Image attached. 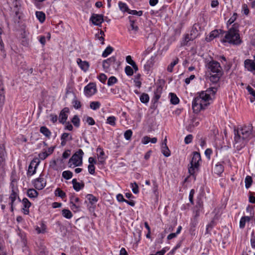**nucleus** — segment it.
Instances as JSON below:
<instances>
[{
	"label": "nucleus",
	"instance_id": "60",
	"mask_svg": "<svg viewBox=\"0 0 255 255\" xmlns=\"http://www.w3.org/2000/svg\"><path fill=\"white\" fill-rule=\"evenodd\" d=\"M150 138L148 136H144L142 138L141 142L144 144H146L150 142Z\"/></svg>",
	"mask_w": 255,
	"mask_h": 255
},
{
	"label": "nucleus",
	"instance_id": "33",
	"mask_svg": "<svg viewBox=\"0 0 255 255\" xmlns=\"http://www.w3.org/2000/svg\"><path fill=\"white\" fill-rule=\"evenodd\" d=\"M170 102H171V104H172L173 105H176L179 103V100L175 94L170 93Z\"/></svg>",
	"mask_w": 255,
	"mask_h": 255
},
{
	"label": "nucleus",
	"instance_id": "16",
	"mask_svg": "<svg viewBox=\"0 0 255 255\" xmlns=\"http://www.w3.org/2000/svg\"><path fill=\"white\" fill-rule=\"evenodd\" d=\"M245 67L248 71L254 72L255 71V63L251 59H246L244 61Z\"/></svg>",
	"mask_w": 255,
	"mask_h": 255
},
{
	"label": "nucleus",
	"instance_id": "41",
	"mask_svg": "<svg viewBox=\"0 0 255 255\" xmlns=\"http://www.w3.org/2000/svg\"><path fill=\"white\" fill-rule=\"evenodd\" d=\"M71 122L75 127L78 128L80 126V119L77 115L73 117Z\"/></svg>",
	"mask_w": 255,
	"mask_h": 255
},
{
	"label": "nucleus",
	"instance_id": "25",
	"mask_svg": "<svg viewBox=\"0 0 255 255\" xmlns=\"http://www.w3.org/2000/svg\"><path fill=\"white\" fill-rule=\"evenodd\" d=\"M118 4L119 8L123 12H127L128 13H129L130 9H129L128 5L126 3L120 1Z\"/></svg>",
	"mask_w": 255,
	"mask_h": 255
},
{
	"label": "nucleus",
	"instance_id": "63",
	"mask_svg": "<svg viewBox=\"0 0 255 255\" xmlns=\"http://www.w3.org/2000/svg\"><path fill=\"white\" fill-rule=\"evenodd\" d=\"M70 150H66L62 154L63 158L64 159L67 158L70 155Z\"/></svg>",
	"mask_w": 255,
	"mask_h": 255
},
{
	"label": "nucleus",
	"instance_id": "15",
	"mask_svg": "<svg viewBox=\"0 0 255 255\" xmlns=\"http://www.w3.org/2000/svg\"><path fill=\"white\" fill-rule=\"evenodd\" d=\"M69 112V109L68 108H64L60 112L59 115V121L62 124H64L68 118L67 113Z\"/></svg>",
	"mask_w": 255,
	"mask_h": 255
},
{
	"label": "nucleus",
	"instance_id": "47",
	"mask_svg": "<svg viewBox=\"0 0 255 255\" xmlns=\"http://www.w3.org/2000/svg\"><path fill=\"white\" fill-rule=\"evenodd\" d=\"M125 70L126 74L128 76H132L133 74V69L129 66H127Z\"/></svg>",
	"mask_w": 255,
	"mask_h": 255
},
{
	"label": "nucleus",
	"instance_id": "2",
	"mask_svg": "<svg viewBox=\"0 0 255 255\" xmlns=\"http://www.w3.org/2000/svg\"><path fill=\"white\" fill-rule=\"evenodd\" d=\"M210 99L207 98L206 95L200 93L199 95L195 97L192 102V109L195 113H198L201 110L205 109L209 105L208 101Z\"/></svg>",
	"mask_w": 255,
	"mask_h": 255
},
{
	"label": "nucleus",
	"instance_id": "24",
	"mask_svg": "<svg viewBox=\"0 0 255 255\" xmlns=\"http://www.w3.org/2000/svg\"><path fill=\"white\" fill-rule=\"evenodd\" d=\"M223 73H212L210 77V80L213 83H217L219 81V79Z\"/></svg>",
	"mask_w": 255,
	"mask_h": 255
},
{
	"label": "nucleus",
	"instance_id": "43",
	"mask_svg": "<svg viewBox=\"0 0 255 255\" xmlns=\"http://www.w3.org/2000/svg\"><path fill=\"white\" fill-rule=\"evenodd\" d=\"M195 37V35L192 36V33H190V35L189 34L186 35L183 42L184 45H187L189 41L193 40Z\"/></svg>",
	"mask_w": 255,
	"mask_h": 255
},
{
	"label": "nucleus",
	"instance_id": "12",
	"mask_svg": "<svg viewBox=\"0 0 255 255\" xmlns=\"http://www.w3.org/2000/svg\"><path fill=\"white\" fill-rule=\"evenodd\" d=\"M224 31L219 29V30H214L212 31L208 36H207L206 38V40L207 41H211L214 38L220 36V35L223 37L224 35Z\"/></svg>",
	"mask_w": 255,
	"mask_h": 255
},
{
	"label": "nucleus",
	"instance_id": "8",
	"mask_svg": "<svg viewBox=\"0 0 255 255\" xmlns=\"http://www.w3.org/2000/svg\"><path fill=\"white\" fill-rule=\"evenodd\" d=\"M97 92L96 86L94 83H90L84 88V92L87 96L91 97Z\"/></svg>",
	"mask_w": 255,
	"mask_h": 255
},
{
	"label": "nucleus",
	"instance_id": "28",
	"mask_svg": "<svg viewBox=\"0 0 255 255\" xmlns=\"http://www.w3.org/2000/svg\"><path fill=\"white\" fill-rule=\"evenodd\" d=\"M36 16L40 22H43L45 19V14L42 11H36Z\"/></svg>",
	"mask_w": 255,
	"mask_h": 255
},
{
	"label": "nucleus",
	"instance_id": "19",
	"mask_svg": "<svg viewBox=\"0 0 255 255\" xmlns=\"http://www.w3.org/2000/svg\"><path fill=\"white\" fill-rule=\"evenodd\" d=\"M217 88L215 87H211L205 91H202L200 93H204V95H206L207 98L209 99H211V96H214L217 92Z\"/></svg>",
	"mask_w": 255,
	"mask_h": 255
},
{
	"label": "nucleus",
	"instance_id": "55",
	"mask_svg": "<svg viewBox=\"0 0 255 255\" xmlns=\"http://www.w3.org/2000/svg\"><path fill=\"white\" fill-rule=\"evenodd\" d=\"M99 80L103 83H105L107 79V77L105 74H101L99 76Z\"/></svg>",
	"mask_w": 255,
	"mask_h": 255
},
{
	"label": "nucleus",
	"instance_id": "53",
	"mask_svg": "<svg viewBox=\"0 0 255 255\" xmlns=\"http://www.w3.org/2000/svg\"><path fill=\"white\" fill-rule=\"evenodd\" d=\"M86 122L89 125L93 126L95 124L94 120L90 117H87Z\"/></svg>",
	"mask_w": 255,
	"mask_h": 255
},
{
	"label": "nucleus",
	"instance_id": "34",
	"mask_svg": "<svg viewBox=\"0 0 255 255\" xmlns=\"http://www.w3.org/2000/svg\"><path fill=\"white\" fill-rule=\"evenodd\" d=\"M86 198L92 205L95 204L98 201V198L92 194H88Z\"/></svg>",
	"mask_w": 255,
	"mask_h": 255
},
{
	"label": "nucleus",
	"instance_id": "18",
	"mask_svg": "<svg viewBox=\"0 0 255 255\" xmlns=\"http://www.w3.org/2000/svg\"><path fill=\"white\" fill-rule=\"evenodd\" d=\"M77 63L80 68L85 72L88 71L89 68V64L87 61H82L80 58L77 59Z\"/></svg>",
	"mask_w": 255,
	"mask_h": 255
},
{
	"label": "nucleus",
	"instance_id": "20",
	"mask_svg": "<svg viewBox=\"0 0 255 255\" xmlns=\"http://www.w3.org/2000/svg\"><path fill=\"white\" fill-rule=\"evenodd\" d=\"M128 18L130 23V29L129 28V30H132L133 31L134 34H136L138 30V27L134 24L135 20L133 19L132 16H129Z\"/></svg>",
	"mask_w": 255,
	"mask_h": 255
},
{
	"label": "nucleus",
	"instance_id": "50",
	"mask_svg": "<svg viewBox=\"0 0 255 255\" xmlns=\"http://www.w3.org/2000/svg\"><path fill=\"white\" fill-rule=\"evenodd\" d=\"M129 14H132V15H136L138 16H141L143 14V11L139 10V11H136L135 10H130L129 11Z\"/></svg>",
	"mask_w": 255,
	"mask_h": 255
},
{
	"label": "nucleus",
	"instance_id": "13",
	"mask_svg": "<svg viewBox=\"0 0 255 255\" xmlns=\"http://www.w3.org/2000/svg\"><path fill=\"white\" fill-rule=\"evenodd\" d=\"M33 183L35 188L38 190L42 189L46 185V181L43 178L41 177V175L39 178L35 179Z\"/></svg>",
	"mask_w": 255,
	"mask_h": 255
},
{
	"label": "nucleus",
	"instance_id": "29",
	"mask_svg": "<svg viewBox=\"0 0 255 255\" xmlns=\"http://www.w3.org/2000/svg\"><path fill=\"white\" fill-rule=\"evenodd\" d=\"M179 59L176 58L167 67V70L169 72H172L173 67L178 63Z\"/></svg>",
	"mask_w": 255,
	"mask_h": 255
},
{
	"label": "nucleus",
	"instance_id": "42",
	"mask_svg": "<svg viewBox=\"0 0 255 255\" xmlns=\"http://www.w3.org/2000/svg\"><path fill=\"white\" fill-rule=\"evenodd\" d=\"M149 100V96L147 94L143 93L140 97V101L142 103H147Z\"/></svg>",
	"mask_w": 255,
	"mask_h": 255
},
{
	"label": "nucleus",
	"instance_id": "5",
	"mask_svg": "<svg viewBox=\"0 0 255 255\" xmlns=\"http://www.w3.org/2000/svg\"><path fill=\"white\" fill-rule=\"evenodd\" d=\"M238 133L234 132V147L236 152H239L244 148L249 141L244 137L240 136Z\"/></svg>",
	"mask_w": 255,
	"mask_h": 255
},
{
	"label": "nucleus",
	"instance_id": "21",
	"mask_svg": "<svg viewBox=\"0 0 255 255\" xmlns=\"http://www.w3.org/2000/svg\"><path fill=\"white\" fill-rule=\"evenodd\" d=\"M74 189L79 191L84 187V183L78 182L76 179H73L72 181Z\"/></svg>",
	"mask_w": 255,
	"mask_h": 255
},
{
	"label": "nucleus",
	"instance_id": "54",
	"mask_svg": "<svg viewBox=\"0 0 255 255\" xmlns=\"http://www.w3.org/2000/svg\"><path fill=\"white\" fill-rule=\"evenodd\" d=\"M88 171L91 174H94L95 172V167L94 165L89 164L88 166Z\"/></svg>",
	"mask_w": 255,
	"mask_h": 255
},
{
	"label": "nucleus",
	"instance_id": "26",
	"mask_svg": "<svg viewBox=\"0 0 255 255\" xmlns=\"http://www.w3.org/2000/svg\"><path fill=\"white\" fill-rule=\"evenodd\" d=\"M40 131L41 133H42L43 134H44L46 137L48 138H49L51 134V132L49 130V129L44 126L41 127L40 128Z\"/></svg>",
	"mask_w": 255,
	"mask_h": 255
},
{
	"label": "nucleus",
	"instance_id": "46",
	"mask_svg": "<svg viewBox=\"0 0 255 255\" xmlns=\"http://www.w3.org/2000/svg\"><path fill=\"white\" fill-rule=\"evenodd\" d=\"M130 186L132 188V191L134 194H137L139 192L138 186L136 182L131 183Z\"/></svg>",
	"mask_w": 255,
	"mask_h": 255
},
{
	"label": "nucleus",
	"instance_id": "38",
	"mask_svg": "<svg viewBox=\"0 0 255 255\" xmlns=\"http://www.w3.org/2000/svg\"><path fill=\"white\" fill-rule=\"evenodd\" d=\"M62 175L64 178L68 180L72 177L73 173L69 170H66L62 172Z\"/></svg>",
	"mask_w": 255,
	"mask_h": 255
},
{
	"label": "nucleus",
	"instance_id": "57",
	"mask_svg": "<svg viewBox=\"0 0 255 255\" xmlns=\"http://www.w3.org/2000/svg\"><path fill=\"white\" fill-rule=\"evenodd\" d=\"M249 202L251 203H255V193L251 192L250 193L249 196Z\"/></svg>",
	"mask_w": 255,
	"mask_h": 255
},
{
	"label": "nucleus",
	"instance_id": "45",
	"mask_svg": "<svg viewBox=\"0 0 255 255\" xmlns=\"http://www.w3.org/2000/svg\"><path fill=\"white\" fill-rule=\"evenodd\" d=\"M117 82L118 80L115 76H111L109 78L107 84L109 86H111Z\"/></svg>",
	"mask_w": 255,
	"mask_h": 255
},
{
	"label": "nucleus",
	"instance_id": "51",
	"mask_svg": "<svg viewBox=\"0 0 255 255\" xmlns=\"http://www.w3.org/2000/svg\"><path fill=\"white\" fill-rule=\"evenodd\" d=\"M72 104L74 108L76 109H79L81 107L80 102L76 99H74L73 101Z\"/></svg>",
	"mask_w": 255,
	"mask_h": 255
},
{
	"label": "nucleus",
	"instance_id": "32",
	"mask_svg": "<svg viewBox=\"0 0 255 255\" xmlns=\"http://www.w3.org/2000/svg\"><path fill=\"white\" fill-rule=\"evenodd\" d=\"M55 195L56 196L61 197L62 199H64L66 197V193L59 188L55 190Z\"/></svg>",
	"mask_w": 255,
	"mask_h": 255
},
{
	"label": "nucleus",
	"instance_id": "62",
	"mask_svg": "<svg viewBox=\"0 0 255 255\" xmlns=\"http://www.w3.org/2000/svg\"><path fill=\"white\" fill-rule=\"evenodd\" d=\"M126 61L128 64H129L131 66L133 64L135 63V62L132 60L131 57L130 55L127 56L126 57Z\"/></svg>",
	"mask_w": 255,
	"mask_h": 255
},
{
	"label": "nucleus",
	"instance_id": "4",
	"mask_svg": "<svg viewBox=\"0 0 255 255\" xmlns=\"http://www.w3.org/2000/svg\"><path fill=\"white\" fill-rule=\"evenodd\" d=\"M234 132L238 133V134H239L248 141L255 136L253 132V127L252 125L245 126L237 130L235 129Z\"/></svg>",
	"mask_w": 255,
	"mask_h": 255
},
{
	"label": "nucleus",
	"instance_id": "17",
	"mask_svg": "<svg viewBox=\"0 0 255 255\" xmlns=\"http://www.w3.org/2000/svg\"><path fill=\"white\" fill-rule=\"evenodd\" d=\"M22 203L23 206L22 208L23 213L25 215H28L29 213V208L31 206V203L26 198H24L22 199Z\"/></svg>",
	"mask_w": 255,
	"mask_h": 255
},
{
	"label": "nucleus",
	"instance_id": "22",
	"mask_svg": "<svg viewBox=\"0 0 255 255\" xmlns=\"http://www.w3.org/2000/svg\"><path fill=\"white\" fill-rule=\"evenodd\" d=\"M17 197V193L14 191V189L12 190L11 193L10 194V195L9 196V199L10 200V202L9 204L11 206V211H13V204L14 201L16 200V198Z\"/></svg>",
	"mask_w": 255,
	"mask_h": 255
},
{
	"label": "nucleus",
	"instance_id": "7",
	"mask_svg": "<svg viewBox=\"0 0 255 255\" xmlns=\"http://www.w3.org/2000/svg\"><path fill=\"white\" fill-rule=\"evenodd\" d=\"M208 68L212 73H223L222 68L220 64L216 61H211L208 63Z\"/></svg>",
	"mask_w": 255,
	"mask_h": 255
},
{
	"label": "nucleus",
	"instance_id": "49",
	"mask_svg": "<svg viewBox=\"0 0 255 255\" xmlns=\"http://www.w3.org/2000/svg\"><path fill=\"white\" fill-rule=\"evenodd\" d=\"M71 209L74 212H76L79 211V206L76 205L73 201L70 202Z\"/></svg>",
	"mask_w": 255,
	"mask_h": 255
},
{
	"label": "nucleus",
	"instance_id": "27",
	"mask_svg": "<svg viewBox=\"0 0 255 255\" xmlns=\"http://www.w3.org/2000/svg\"><path fill=\"white\" fill-rule=\"evenodd\" d=\"M215 173L220 175L224 171V166L221 163H218L214 168Z\"/></svg>",
	"mask_w": 255,
	"mask_h": 255
},
{
	"label": "nucleus",
	"instance_id": "48",
	"mask_svg": "<svg viewBox=\"0 0 255 255\" xmlns=\"http://www.w3.org/2000/svg\"><path fill=\"white\" fill-rule=\"evenodd\" d=\"M132 134L131 129L126 130L124 133V137L127 140H130Z\"/></svg>",
	"mask_w": 255,
	"mask_h": 255
},
{
	"label": "nucleus",
	"instance_id": "44",
	"mask_svg": "<svg viewBox=\"0 0 255 255\" xmlns=\"http://www.w3.org/2000/svg\"><path fill=\"white\" fill-rule=\"evenodd\" d=\"M100 150V152L98 155V158H99V161L101 163H103L105 161V158H104V156L105 155V153L104 152V151L101 149V148H98L97 149V151H98V150Z\"/></svg>",
	"mask_w": 255,
	"mask_h": 255
},
{
	"label": "nucleus",
	"instance_id": "61",
	"mask_svg": "<svg viewBox=\"0 0 255 255\" xmlns=\"http://www.w3.org/2000/svg\"><path fill=\"white\" fill-rule=\"evenodd\" d=\"M153 184V192L154 194H156L158 190V184L155 180H152Z\"/></svg>",
	"mask_w": 255,
	"mask_h": 255
},
{
	"label": "nucleus",
	"instance_id": "36",
	"mask_svg": "<svg viewBox=\"0 0 255 255\" xmlns=\"http://www.w3.org/2000/svg\"><path fill=\"white\" fill-rule=\"evenodd\" d=\"M116 118L114 116H110L107 118L106 123L112 126H116Z\"/></svg>",
	"mask_w": 255,
	"mask_h": 255
},
{
	"label": "nucleus",
	"instance_id": "1",
	"mask_svg": "<svg viewBox=\"0 0 255 255\" xmlns=\"http://www.w3.org/2000/svg\"><path fill=\"white\" fill-rule=\"evenodd\" d=\"M239 25L234 23L232 27L227 31H224V38L221 40L222 42H228L230 44L239 45L241 44L242 41L241 39L238 29Z\"/></svg>",
	"mask_w": 255,
	"mask_h": 255
},
{
	"label": "nucleus",
	"instance_id": "3",
	"mask_svg": "<svg viewBox=\"0 0 255 255\" xmlns=\"http://www.w3.org/2000/svg\"><path fill=\"white\" fill-rule=\"evenodd\" d=\"M192 155L188 167V172L190 175L195 176V173L199 170V162L201 160V158L200 153L196 151H194Z\"/></svg>",
	"mask_w": 255,
	"mask_h": 255
},
{
	"label": "nucleus",
	"instance_id": "30",
	"mask_svg": "<svg viewBox=\"0 0 255 255\" xmlns=\"http://www.w3.org/2000/svg\"><path fill=\"white\" fill-rule=\"evenodd\" d=\"M62 214L64 217L68 219H71L73 216L72 212L68 209H63L62 211Z\"/></svg>",
	"mask_w": 255,
	"mask_h": 255
},
{
	"label": "nucleus",
	"instance_id": "37",
	"mask_svg": "<svg viewBox=\"0 0 255 255\" xmlns=\"http://www.w3.org/2000/svg\"><path fill=\"white\" fill-rule=\"evenodd\" d=\"M161 150L163 154L165 156L168 157L170 156V150L167 145H161Z\"/></svg>",
	"mask_w": 255,
	"mask_h": 255
},
{
	"label": "nucleus",
	"instance_id": "52",
	"mask_svg": "<svg viewBox=\"0 0 255 255\" xmlns=\"http://www.w3.org/2000/svg\"><path fill=\"white\" fill-rule=\"evenodd\" d=\"M251 243L252 247L255 248V235L254 231H253L252 232Z\"/></svg>",
	"mask_w": 255,
	"mask_h": 255
},
{
	"label": "nucleus",
	"instance_id": "10",
	"mask_svg": "<svg viewBox=\"0 0 255 255\" xmlns=\"http://www.w3.org/2000/svg\"><path fill=\"white\" fill-rule=\"evenodd\" d=\"M90 20L93 24L101 26L102 23L104 21L103 15L93 13L91 15Z\"/></svg>",
	"mask_w": 255,
	"mask_h": 255
},
{
	"label": "nucleus",
	"instance_id": "58",
	"mask_svg": "<svg viewBox=\"0 0 255 255\" xmlns=\"http://www.w3.org/2000/svg\"><path fill=\"white\" fill-rule=\"evenodd\" d=\"M38 155L40 159L44 160L49 155V154H48L47 152L45 151L40 153Z\"/></svg>",
	"mask_w": 255,
	"mask_h": 255
},
{
	"label": "nucleus",
	"instance_id": "40",
	"mask_svg": "<svg viewBox=\"0 0 255 255\" xmlns=\"http://www.w3.org/2000/svg\"><path fill=\"white\" fill-rule=\"evenodd\" d=\"M113 48L110 46H108L106 49L102 53V56L103 57H106L110 55L113 51Z\"/></svg>",
	"mask_w": 255,
	"mask_h": 255
},
{
	"label": "nucleus",
	"instance_id": "39",
	"mask_svg": "<svg viewBox=\"0 0 255 255\" xmlns=\"http://www.w3.org/2000/svg\"><path fill=\"white\" fill-rule=\"evenodd\" d=\"M245 182L246 188L247 189L249 188L251 186L253 182L252 177L250 176H247L245 178Z\"/></svg>",
	"mask_w": 255,
	"mask_h": 255
},
{
	"label": "nucleus",
	"instance_id": "23",
	"mask_svg": "<svg viewBox=\"0 0 255 255\" xmlns=\"http://www.w3.org/2000/svg\"><path fill=\"white\" fill-rule=\"evenodd\" d=\"M4 88L2 81L0 79V106H1L4 101Z\"/></svg>",
	"mask_w": 255,
	"mask_h": 255
},
{
	"label": "nucleus",
	"instance_id": "31",
	"mask_svg": "<svg viewBox=\"0 0 255 255\" xmlns=\"http://www.w3.org/2000/svg\"><path fill=\"white\" fill-rule=\"evenodd\" d=\"M27 195L29 198H35L37 196L38 192L34 189H29Z\"/></svg>",
	"mask_w": 255,
	"mask_h": 255
},
{
	"label": "nucleus",
	"instance_id": "14",
	"mask_svg": "<svg viewBox=\"0 0 255 255\" xmlns=\"http://www.w3.org/2000/svg\"><path fill=\"white\" fill-rule=\"evenodd\" d=\"M203 203L201 198H198L196 201V205L194 208L195 212V217L199 216V212L203 209Z\"/></svg>",
	"mask_w": 255,
	"mask_h": 255
},
{
	"label": "nucleus",
	"instance_id": "59",
	"mask_svg": "<svg viewBox=\"0 0 255 255\" xmlns=\"http://www.w3.org/2000/svg\"><path fill=\"white\" fill-rule=\"evenodd\" d=\"M247 89L249 93L254 97V99H255V91L254 89L250 86L247 87Z\"/></svg>",
	"mask_w": 255,
	"mask_h": 255
},
{
	"label": "nucleus",
	"instance_id": "6",
	"mask_svg": "<svg viewBox=\"0 0 255 255\" xmlns=\"http://www.w3.org/2000/svg\"><path fill=\"white\" fill-rule=\"evenodd\" d=\"M84 154L83 150L79 149L78 151L75 153L70 158L69 161L70 167L72 166L71 162L75 166H80L82 165V157Z\"/></svg>",
	"mask_w": 255,
	"mask_h": 255
},
{
	"label": "nucleus",
	"instance_id": "11",
	"mask_svg": "<svg viewBox=\"0 0 255 255\" xmlns=\"http://www.w3.org/2000/svg\"><path fill=\"white\" fill-rule=\"evenodd\" d=\"M117 64V66L120 65L116 62V58L114 56H112L106 60H104L103 62V67L105 69H108L111 65L115 67V65Z\"/></svg>",
	"mask_w": 255,
	"mask_h": 255
},
{
	"label": "nucleus",
	"instance_id": "64",
	"mask_svg": "<svg viewBox=\"0 0 255 255\" xmlns=\"http://www.w3.org/2000/svg\"><path fill=\"white\" fill-rule=\"evenodd\" d=\"M117 199L119 202H125L126 199H124L123 196L121 194H118L117 195Z\"/></svg>",
	"mask_w": 255,
	"mask_h": 255
},
{
	"label": "nucleus",
	"instance_id": "35",
	"mask_svg": "<svg viewBox=\"0 0 255 255\" xmlns=\"http://www.w3.org/2000/svg\"><path fill=\"white\" fill-rule=\"evenodd\" d=\"M101 106V103L98 101L91 102L90 104V107L93 110H97Z\"/></svg>",
	"mask_w": 255,
	"mask_h": 255
},
{
	"label": "nucleus",
	"instance_id": "9",
	"mask_svg": "<svg viewBox=\"0 0 255 255\" xmlns=\"http://www.w3.org/2000/svg\"><path fill=\"white\" fill-rule=\"evenodd\" d=\"M40 163L39 159H33L30 162L28 169V175H32L36 172V169Z\"/></svg>",
	"mask_w": 255,
	"mask_h": 255
},
{
	"label": "nucleus",
	"instance_id": "56",
	"mask_svg": "<svg viewBox=\"0 0 255 255\" xmlns=\"http://www.w3.org/2000/svg\"><path fill=\"white\" fill-rule=\"evenodd\" d=\"M193 138V136L191 134H188L187 135L185 139H184V142L186 144H189L191 142Z\"/></svg>",
	"mask_w": 255,
	"mask_h": 255
}]
</instances>
